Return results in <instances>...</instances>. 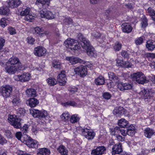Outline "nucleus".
Here are the masks:
<instances>
[{"label":"nucleus","instance_id":"bb28decb","mask_svg":"<svg viewBox=\"0 0 155 155\" xmlns=\"http://www.w3.org/2000/svg\"><path fill=\"white\" fill-rule=\"evenodd\" d=\"M122 30L124 32L129 33L131 32L132 28L130 25L128 23H125L122 25Z\"/></svg>","mask_w":155,"mask_h":155},{"label":"nucleus","instance_id":"f3484780","mask_svg":"<svg viewBox=\"0 0 155 155\" xmlns=\"http://www.w3.org/2000/svg\"><path fill=\"white\" fill-rule=\"evenodd\" d=\"M112 150V155L120 154L123 150L121 143H119L115 144L113 146Z\"/></svg>","mask_w":155,"mask_h":155},{"label":"nucleus","instance_id":"a878e982","mask_svg":"<svg viewBox=\"0 0 155 155\" xmlns=\"http://www.w3.org/2000/svg\"><path fill=\"white\" fill-rule=\"evenodd\" d=\"M145 136L148 138H150L154 133V130L149 127L146 128L144 130Z\"/></svg>","mask_w":155,"mask_h":155},{"label":"nucleus","instance_id":"cd10ccee","mask_svg":"<svg viewBox=\"0 0 155 155\" xmlns=\"http://www.w3.org/2000/svg\"><path fill=\"white\" fill-rule=\"evenodd\" d=\"M58 151L62 155H67L68 150L63 145H60L57 149Z\"/></svg>","mask_w":155,"mask_h":155},{"label":"nucleus","instance_id":"a19ab883","mask_svg":"<svg viewBox=\"0 0 155 155\" xmlns=\"http://www.w3.org/2000/svg\"><path fill=\"white\" fill-rule=\"evenodd\" d=\"M16 113L19 117L23 116L25 113V110L24 108H19L17 110Z\"/></svg>","mask_w":155,"mask_h":155},{"label":"nucleus","instance_id":"37998d69","mask_svg":"<svg viewBox=\"0 0 155 155\" xmlns=\"http://www.w3.org/2000/svg\"><path fill=\"white\" fill-rule=\"evenodd\" d=\"M8 21L5 18H2L0 21V25L3 28L5 27L7 25Z\"/></svg>","mask_w":155,"mask_h":155},{"label":"nucleus","instance_id":"72a5a7b5","mask_svg":"<svg viewBox=\"0 0 155 155\" xmlns=\"http://www.w3.org/2000/svg\"><path fill=\"white\" fill-rule=\"evenodd\" d=\"M9 9L6 6L0 7V14L1 15H8L9 12Z\"/></svg>","mask_w":155,"mask_h":155},{"label":"nucleus","instance_id":"c9c22d12","mask_svg":"<svg viewBox=\"0 0 155 155\" xmlns=\"http://www.w3.org/2000/svg\"><path fill=\"white\" fill-rule=\"evenodd\" d=\"M52 65L54 68L57 69H60L61 68L60 62L57 60H54L53 61Z\"/></svg>","mask_w":155,"mask_h":155},{"label":"nucleus","instance_id":"b1692460","mask_svg":"<svg viewBox=\"0 0 155 155\" xmlns=\"http://www.w3.org/2000/svg\"><path fill=\"white\" fill-rule=\"evenodd\" d=\"M94 82L97 85H103L105 83V78L102 76L99 75L97 78L95 79Z\"/></svg>","mask_w":155,"mask_h":155},{"label":"nucleus","instance_id":"c85d7f7f","mask_svg":"<svg viewBox=\"0 0 155 155\" xmlns=\"http://www.w3.org/2000/svg\"><path fill=\"white\" fill-rule=\"evenodd\" d=\"M108 75L109 78L111 81L116 83L119 81V78L115 74L112 72H109L108 73Z\"/></svg>","mask_w":155,"mask_h":155},{"label":"nucleus","instance_id":"412c9836","mask_svg":"<svg viewBox=\"0 0 155 155\" xmlns=\"http://www.w3.org/2000/svg\"><path fill=\"white\" fill-rule=\"evenodd\" d=\"M26 102L27 105L31 107H35L39 103L38 101L34 98H30Z\"/></svg>","mask_w":155,"mask_h":155},{"label":"nucleus","instance_id":"e433bc0d","mask_svg":"<svg viewBox=\"0 0 155 155\" xmlns=\"http://www.w3.org/2000/svg\"><path fill=\"white\" fill-rule=\"evenodd\" d=\"M87 54L90 56H93L94 54V49L91 45L85 49Z\"/></svg>","mask_w":155,"mask_h":155},{"label":"nucleus","instance_id":"c756f323","mask_svg":"<svg viewBox=\"0 0 155 155\" xmlns=\"http://www.w3.org/2000/svg\"><path fill=\"white\" fill-rule=\"evenodd\" d=\"M127 130V135L131 136H133L135 133L136 131L134 127L132 125H130L128 128L126 129Z\"/></svg>","mask_w":155,"mask_h":155},{"label":"nucleus","instance_id":"5701e85b","mask_svg":"<svg viewBox=\"0 0 155 155\" xmlns=\"http://www.w3.org/2000/svg\"><path fill=\"white\" fill-rule=\"evenodd\" d=\"M146 46L148 51H153L155 48V41L151 39L148 40L146 42Z\"/></svg>","mask_w":155,"mask_h":155},{"label":"nucleus","instance_id":"f704fd0d","mask_svg":"<svg viewBox=\"0 0 155 155\" xmlns=\"http://www.w3.org/2000/svg\"><path fill=\"white\" fill-rule=\"evenodd\" d=\"M80 118L78 114H74L72 115L70 118V121L71 123L74 124L78 122Z\"/></svg>","mask_w":155,"mask_h":155},{"label":"nucleus","instance_id":"0eeeda50","mask_svg":"<svg viewBox=\"0 0 155 155\" xmlns=\"http://www.w3.org/2000/svg\"><path fill=\"white\" fill-rule=\"evenodd\" d=\"M30 113L35 117L45 118L48 115L47 112L45 110H30Z\"/></svg>","mask_w":155,"mask_h":155},{"label":"nucleus","instance_id":"052dcab7","mask_svg":"<svg viewBox=\"0 0 155 155\" xmlns=\"http://www.w3.org/2000/svg\"><path fill=\"white\" fill-rule=\"evenodd\" d=\"M28 127L29 126L28 125L25 124L23 127L21 128V130L24 131L23 133L24 134L25 133V134H26V133L28 131Z\"/></svg>","mask_w":155,"mask_h":155},{"label":"nucleus","instance_id":"a211bd4d","mask_svg":"<svg viewBox=\"0 0 155 155\" xmlns=\"http://www.w3.org/2000/svg\"><path fill=\"white\" fill-rule=\"evenodd\" d=\"M18 68L15 65H7L5 67V70L6 72L10 74H13L17 71Z\"/></svg>","mask_w":155,"mask_h":155},{"label":"nucleus","instance_id":"f257e3e1","mask_svg":"<svg viewBox=\"0 0 155 155\" xmlns=\"http://www.w3.org/2000/svg\"><path fill=\"white\" fill-rule=\"evenodd\" d=\"M30 9L29 8L24 6L18 9V11L20 15L25 16L24 19L25 21L32 22L34 18V17L30 13Z\"/></svg>","mask_w":155,"mask_h":155},{"label":"nucleus","instance_id":"338daca9","mask_svg":"<svg viewBox=\"0 0 155 155\" xmlns=\"http://www.w3.org/2000/svg\"><path fill=\"white\" fill-rule=\"evenodd\" d=\"M15 136L18 140H20L22 136V134L20 132H17L15 134Z\"/></svg>","mask_w":155,"mask_h":155},{"label":"nucleus","instance_id":"7c9ffc66","mask_svg":"<svg viewBox=\"0 0 155 155\" xmlns=\"http://www.w3.org/2000/svg\"><path fill=\"white\" fill-rule=\"evenodd\" d=\"M8 62L11 65H15L17 64H21L19 59L16 57L13 56L8 60Z\"/></svg>","mask_w":155,"mask_h":155},{"label":"nucleus","instance_id":"774afa93","mask_svg":"<svg viewBox=\"0 0 155 155\" xmlns=\"http://www.w3.org/2000/svg\"><path fill=\"white\" fill-rule=\"evenodd\" d=\"M116 137L117 140L119 141L122 142L124 140L125 137H122L120 135H118L116 136Z\"/></svg>","mask_w":155,"mask_h":155},{"label":"nucleus","instance_id":"8fccbe9b","mask_svg":"<svg viewBox=\"0 0 155 155\" xmlns=\"http://www.w3.org/2000/svg\"><path fill=\"white\" fill-rule=\"evenodd\" d=\"M121 54L124 58H128L129 57V54L127 51L123 50L121 52Z\"/></svg>","mask_w":155,"mask_h":155},{"label":"nucleus","instance_id":"f8f14e48","mask_svg":"<svg viewBox=\"0 0 155 155\" xmlns=\"http://www.w3.org/2000/svg\"><path fill=\"white\" fill-rule=\"evenodd\" d=\"M58 81L60 85H64L66 82V77L65 74V71H62L57 77Z\"/></svg>","mask_w":155,"mask_h":155},{"label":"nucleus","instance_id":"2eb2a0df","mask_svg":"<svg viewBox=\"0 0 155 155\" xmlns=\"http://www.w3.org/2000/svg\"><path fill=\"white\" fill-rule=\"evenodd\" d=\"M46 49L41 46L35 48L34 51L35 55L38 57L45 55L46 54Z\"/></svg>","mask_w":155,"mask_h":155},{"label":"nucleus","instance_id":"680f3d73","mask_svg":"<svg viewBox=\"0 0 155 155\" xmlns=\"http://www.w3.org/2000/svg\"><path fill=\"white\" fill-rule=\"evenodd\" d=\"M116 65L118 66H120L122 67V65H123L124 61L122 60L117 59L116 60Z\"/></svg>","mask_w":155,"mask_h":155},{"label":"nucleus","instance_id":"423d86ee","mask_svg":"<svg viewBox=\"0 0 155 155\" xmlns=\"http://www.w3.org/2000/svg\"><path fill=\"white\" fill-rule=\"evenodd\" d=\"M81 131L82 135L88 140L93 139L95 135L93 130L87 128L82 129Z\"/></svg>","mask_w":155,"mask_h":155},{"label":"nucleus","instance_id":"603ef678","mask_svg":"<svg viewBox=\"0 0 155 155\" xmlns=\"http://www.w3.org/2000/svg\"><path fill=\"white\" fill-rule=\"evenodd\" d=\"M91 34L92 36L96 38H98L101 36V34L96 31H93Z\"/></svg>","mask_w":155,"mask_h":155},{"label":"nucleus","instance_id":"13d9d810","mask_svg":"<svg viewBox=\"0 0 155 155\" xmlns=\"http://www.w3.org/2000/svg\"><path fill=\"white\" fill-rule=\"evenodd\" d=\"M8 30L10 35H13L16 33L15 29L13 27H10L8 28Z\"/></svg>","mask_w":155,"mask_h":155},{"label":"nucleus","instance_id":"f03ea898","mask_svg":"<svg viewBox=\"0 0 155 155\" xmlns=\"http://www.w3.org/2000/svg\"><path fill=\"white\" fill-rule=\"evenodd\" d=\"M132 76L134 80L139 84H143L149 82V81L146 79L145 75L142 72H138L134 73Z\"/></svg>","mask_w":155,"mask_h":155},{"label":"nucleus","instance_id":"9b49d317","mask_svg":"<svg viewBox=\"0 0 155 155\" xmlns=\"http://www.w3.org/2000/svg\"><path fill=\"white\" fill-rule=\"evenodd\" d=\"M25 144L30 148H38V142L29 137L25 140Z\"/></svg>","mask_w":155,"mask_h":155},{"label":"nucleus","instance_id":"6e6552de","mask_svg":"<svg viewBox=\"0 0 155 155\" xmlns=\"http://www.w3.org/2000/svg\"><path fill=\"white\" fill-rule=\"evenodd\" d=\"M77 37L78 40L81 42V45L84 49H87L91 45L89 41L87 39L84 38L81 34H79L77 35Z\"/></svg>","mask_w":155,"mask_h":155},{"label":"nucleus","instance_id":"dca6fc26","mask_svg":"<svg viewBox=\"0 0 155 155\" xmlns=\"http://www.w3.org/2000/svg\"><path fill=\"white\" fill-rule=\"evenodd\" d=\"M6 2L8 7L12 8L17 7L21 3L20 0H7Z\"/></svg>","mask_w":155,"mask_h":155},{"label":"nucleus","instance_id":"0e129e2a","mask_svg":"<svg viewBox=\"0 0 155 155\" xmlns=\"http://www.w3.org/2000/svg\"><path fill=\"white\" fill-rule=\"evenodd\" d=\"M124 83H119L117 85V87L120 91H123L124 90Z\"/></svg>","mask_w":155,"mask_h":155},{"label":"nucleus","instance_id":"9d476101","mask_svg":"<svg viewBox=\"0 0 155 155\" xmlns=\"http://www.w3.org/2000/svg\"><path fill=\"white\" fill-rule=\"evenodd\" d=\"M74 71L76 74H79L81 77H84L87 73V70L86 66L81 65L74 69Z\"/></svg>","mask_w":155,"mask_h":155},{"label":"nucleus","instance_id":"09e8293b","mask_svg":"<svg viewBox=\"0 0 155 155\" xmlns=\"http://www.w3.org/2000/svg\"><path fill=\"white\" fill-rule=\"evenodd\" d=\"M133 65L132 64L130 63L128 61H124L123 65H122V67L124 68H129L132 67Z\"/></svg>","mask_w":155,"mask_h":155},{"label":"nucleus","instance_id":"393cba45","mask_svg":"<svg viewBox=\"0 0 155 155\" xmlns=\"http://www.w3.org/2000/svg\"><path fill=\"white\" fill-rule=\"evenodd\" d=\"M26 94L28 97H35L37 96L36 91L32 88L27 89L26 91Z\"/></svg>","mask_w":155,"mask_h":155},{"label":"nucleus","instance_id":"4be33fe9","mask_svg":"<svg viewBox=\"0 0 155 155\" xmlns=\"http://www.w3.org/2000/svg\"><path fill=\"white\" fill-rule=\"evenodd\" d=\"M66 60L69 61L71 64H74L78 63H81L83 62V60L79 58L74 57H66Z\"/></svg>","mask_w":155,"mask_h":155},{"label":"nucleus","instance_id":"bf43d9fd","mask_svg":"<svg viewBox=\"0 0 155 155\" xmlns=\"http://www.w3.org/2000/svg\"><path fill=\"white\" fill-rule=\"evenodd\" d=\"M47 11H46L45 9H43L41 10L40 12V14L41 18H45L46 16V13Z\"/></svg>","mask_w":155,"mask_h":155},{"label":"nucleus","instance_id":"6e6d98bb","mask_svg":"<svg viewBox=\"0 0 155 155\" xmlns=\"http://www.w3.org/2000/svg\"><path fill=\"white\" fill-rule=\"evenodd\" d=\"M5 135L8 138H11L12 137V134L9 130H6L5 131Z\"/></svg>","mask_w":155,"mask_h":155},{"label":"nucleus","instance_id":"c03bdc74","mask_svg":"<svg viewBox=\"0 0 155 155\" xmlns=\"http://www.w3.org/2000/svg\"><path fill=\"white\" fill-rule=\"evenodd\" d=\"M43 29L39 27H37L35 28V32L39 36H42Z\"/></svg>","mask_w":155,"mask_h":155},{"label":"nucleus","instance_id":"4d7b16f0","mask_svg":"<svg viewBox=\"0 0 155 155\" xmlns=\"http://www.w3.org/2000/svg\"><path fill=\"white\" fill-rule=\"evenodd\" d=\"M7 142V140L0 134V144L3 145Z\"/></svg>","mask_w":155,"mask_h":155},{"label":"nucleus","instance_id":"69168bd1","mask_svg":"<svg viewBox=\"0 0 155 155\" xmlns=\"http://www.w3.org/2000/svg\"><path fill=\"white\" fill-rule=\"evenodd\" d=\"M28 42L30 44L32 45L35 41V39L31 37H28L27 38Z\"/></svg>","mask_w":155,"mask_h":155},{"label":"nucleus","instance_id":"864d4df0","mask_svg":"<svg viewBox=\"0 0 155 155\" xmlns=\"http://www.w3.org/2000/svg\"><path fill=\"white\" fill-rule=\"evenodd\" d=\"M145 56L148 58H155V53H148L145 54Z\"/></svg>","mask_w":155,"mask_h":155},{"label":"nucleus","instance_id":"7ed1b4c3","mask_svg":"<svg viewBox=\"0 0 155 155\" xmlns=\"http://www.w3.org/2000/svg\"><path fill=\"white\" fill-rule=\"evenodd\" d=\"M64 44L67 47L70 48L71 50H77L81 48L77 41L74 39H68L64 41Z\"/></svg>","mask_w":155,"mask_h":155},{"label":"nucleus","instance_id":"49530a36","mask_svg":"<svg viewBox=\"0 0 155 155\" xmlns=\"http://www.w3.org/2000/svg\"><path fill=\"white\" fill-rule=\"evenodd\" d=\"M141 24L142 27L145 28L148 25L147 20L146 18L144 17L142 18Z\"/></svg>","mask_w":155,"mask_h":155},{"label":"nucleus","instance_id":"473e14b6","mask_svg":"<svg viewBox=\"0 0 155 155\" xmlns=\"http://www.w3.org/2000/svg\"><path fill=\"white\" fill-rule=\"evenodd\" d=\"M110 134L114 136H117L120 133V128L119 127L116 126L114 128L110 129Z\"/></svg>","mask_w":155,"mask_h":155},{"label":"nucleus","instance_id":"e2e57ef3","mask_svg":"<svg viewBox=\"0 0 155 155\" xmlns=\"http://www.w3.org/2000/svg\"><path fill=\"white\" fill-rule=\"evenodd\" d=\"M124 90L130 89L132 88V85L129 84L124 83Z\"/></svg>","mask_w":155,"mask_h":155},{"label":"nucleus","instance_id":"79ce46f5","mask_svg":"<svg viewBox=\"0 0 155 155\" xmlns=\"http://www.w3.org/2000/svg\"><path fill=\"white\" fill-rule=\"evenodd\" d=\"M61 117L62 120L65 121L69 118L70 114L68 112L67 113L65 112L63 113L61 115Z\"/></svg>","mask_w":155,"mask_h":155},{"label":"nucleus","instance_id":"aec40b11","mask_svg":"<svg viewBox=\"0 0 155 155\" xmlns=\"http://www.w3.org/2000/svg\"><path fill=\"white\" fill-rule=\"evenodd\" d=\"M142 97L145 99H150L153 97L154 94V93L151 90L147 91L145 89L142 91Z\"/></svg>","mask_w":155,"mask_h":155},{"label":"nucleus","instance_id":"3c124183","mask_svg":"<svg viewBox=\"0 0 155 155\" xmlns=\"http://www.w3.org/2000/svg\"><path fill=\"white\" fill-rule=\"evenodd\" d=\"M147 11L149 13L150 15L152 18V17L155 15V11L151 7H149Z\"/></svg>","mask_w":155,"mask_h":155},{"label":"nucleus","instance_id":"ea45409f","mask_svg":"<svg viewBox=\"0 0 155 155\" xmlns=\"http://www.w3.org/2000/svg\"><path fill=\"white\" fill-rule=\"evenodd\" d=\"M122 46V44L120 42L117 41L114 44L113 48L115 51H119L121 49Z\"/></svg>","mask_w":155,"mask_h":155},{"label":"nucleus","instance_id":"2f4dec72","mask_svg":"<svg viewBox=\"0 0 155 155\" xmlns=\"http://www.w3.org/2000/svg\"><path fill=\"white\" fill-rule=\"evenodd\" d=\"M50 153V150L46 148L40 149L38 153L40 155H49Z\"/></svg>","mask_w":155,"mask_h":155},{"label":"nucleus","instance_id":"58836bf2","mask_svg":"<svg viewBox=\"0 0 155 155\" xmlns=\"http://www.w3.org/2000/svg\"><path fill=\"white\" fill-rule=\"evenodd\" d=\"M128 123V121L124 119H121L119 120L118 122V125L122 128L125 127Z\"/></svg>","mask_w":155,"mask_h":155},{"label":"nucleus","instance_id":"1a4fd4ad","mask_svg":"<svg viewBox=\"0 0 155 155\" xmlns=\"http://www.w3.org/2000/svg\"><path fill=\"white\" fill-rule=\"evenodd\" d=\"M31 74L28 73H24L21 75H15L14 78L17 81L26 82L28 81L31 78Z\"/></svg>","mask_w":155,"mask_h":155},{"label":"nucleus","instance_id":"5fc2aeb1","mask_svg":"<svg viewBox=\"0 0 155 155\" xmlns=\"http://www.w3.org/2000/svg\"><path fill=\"white\" fill-rule=\"evenodd\" d=\"M103 96L105 99L108 100L111 98V95L108 92H105L103 94Z\"/></svg>","mask_w":155,"mask_h":155},{"label":"nucleus","instance_id":"39448f33","mask_svg":"<svg viewBox=\"0 0 155 155\" xmlns=\"http://www.w3.org/2000/svg\"><path fill=\"white\" fill-rule=\"evenodd\" d=\"M8 120L9 123L16 129H19L21 127L20 120L15 115H10Z\"/></svg>","mask_w":155,"mask_h":155},{"label":"nucleus","instance_id":"6ab92c4d","mask_svg":"<svg viewBox=\"0 0 155 155\" xmlns=\"http://www.w3.org/2000/svg\"><path fill=\"white\" fill-rule=\"evenodd\" d=\"M12 102L13 105L14 106H18L20 105L21 101L19 94H16L13 96Z\"/></svg>","mask_w":155,"mask_h":155},{"label":"nucleus","instance_id":"ddd939ff","mask_svg":"<svg viewBox=\"0 0 155 155\" xmlns=\"http://www.w3.org/2000/svg\"><path fill=\"white\" fill-rule=\"evenodd\" d=\"M113 113L117 116H119L123 115L126 116L128 114V112L123 107H121L115 108L113 111Z\"/></svg>","mask_w":155,"mask_h":155},{"label":"nucleus","instance_id":"a18cd8bd","mask_svg":"<svg viewBox=\"0 0 155 155\" xmlns=\"http://www.w3.org/2000/svg\"><path fill=\"white\" fill-rule=\"evenodd\" d=\"M46 15L45 18L47 19H53L54 18V14L50 11H47V13H46Z\"/></svg>","mask_w":155,"mask_h":155},{"label":"nucleus","instance_id":"de8ad7c7","mask_svg":"<svg viewBox=\"0 0 155 155\" xmlns=\"http://www.w3.org/2000/svg\"><path fill=\"white\" fill-rule=\"evenodd\" d=\"M143 37H141L135 39V42L136 45H140L143 43Z\"/></svg>","mask_w":155,"mask_h":155},{"label":"nucleus","instance_id":"4c0bfd02","mask_svg":"<svg viewBox=\"0 0 155 155\" xmlns=\"http://www.w3.org/2000/svg\"><path fill=\"white\" fill-rule=\"evenodd\" d=\"M47 81L49 85L53 86L56 85L57 83L56 80L54 78H49L47 80Z\"/></svg>","mask_w":155,"mask_h":155},{"label":"nucleus","instance_id":"4468645a","mask_svg":"<svg viewBox=\"0 0 155 155\" xmlns=\"http://www.w3.org/2000/svg\"><path fill=\"white\" fill-rule=\"evenodd\" d=\"M106 148L104 146H99L91 151V154L93 155H102L106 150Z\"/></svg>","mask_w":155,"mask_h":155},{"label":"nucleus","instance_id":"20e7f679","mask_svg":"<svg viewBox=\"0 0 155 155\" xmlns=\"http://www.w3.org/2000/svg\"><path fill=\"white\" fill-rule=\"evenodd\" d=\"M13 87L12 86L7 85L2 86L0 88V93L4 98L9 97L12 93Z\"/></svg>","mask_w":155,"mask_h":155}]
</instances>
